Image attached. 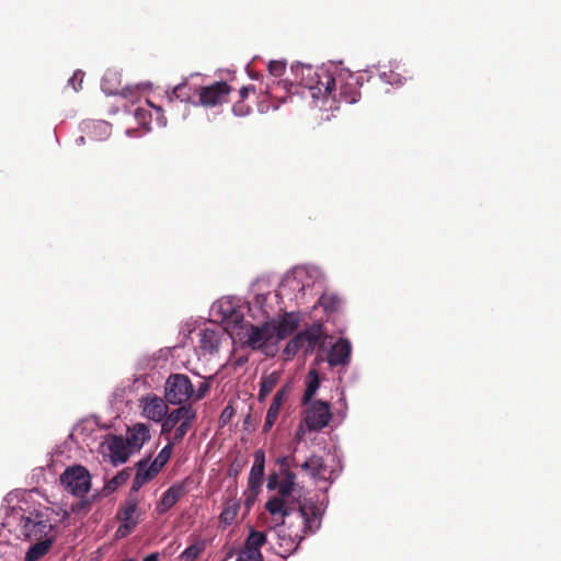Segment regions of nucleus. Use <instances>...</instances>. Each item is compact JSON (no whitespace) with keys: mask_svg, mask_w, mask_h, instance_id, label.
<instances>
[{"mask_svg":"<svg viewBox=\"0 0 561 561\" xmlns=\"http://www.w3.org/2000/svg\"><path fill=\"white\" fill-rule=\"evenodd\" d=\"M279 476V490L265 503V510L271 515V528L285 526L286 518L297 512L302 520V528L300 534H295V538L300 542L307 534H314L320 529L323 512L312 500L294 496L296 485L294 472Z\"/></svg>","mask_w":561,"mask_h":561,"instance_id":"obj_1","label":"nucleus"},{"mask_svg":"<svg viewBox=\"0 0 561 561\" xmlns=\"http://www.w3.org/2000/svg\"><path fill=\"white\" fill-rule=\"evenodd\" d=\"M293 71L296 80H299V85L307 89L313 100H322L324 104L329 102V96L335 87V78L328 70L298 65L293 68Z\"/></svg>","mask_w":561,"mask_h":561,"instance_id":"obj_2","label":"nucleus"},{"mask_svg":"<svg viewBox=\"0 0 561 561\" xmlns=\"http://www.w3.org/2000/svg\"><path fill=\"white\" fill-rule=\"evenodd\" d=\"M237 335L242 345L254 351L260 350L275 336L274 322L267 321L261 325L249 322L241 324Z\"/></svg>","mask_w":561,"mask_h":561,"instance_id":"obj_3","label":"nucleus"},{"mask_svg":"<svg viewBox=\"0 0 561 561\" xmlns=\"http://www.w3.org/2000/svg\"><path fill=\"white\" fill-rule=\"evenodd\" d=\"M195 390L191 379L184 374H171L164 385L165 402L185 405L194 397Z\"/></svg>","mask_w":561,"mask_h":561,"instance_id":"obj_4","label":"nucleus"},{"mask_svg":"<svg viewBox=\"0 0 561 561\" xmlns=\"http://www.w3.org/2000/svg\"><path fill=\"white\" fill-rule=\"evenodd\" d=\"M359 87L358 77L352 73H341L335 78V87L329 101L331 100L332 104H354L360 99Z\"/></svg>","mask_w":561,"mask_h":561,"instance_id":"obj_5","label":"nucleus"},{"mask_svg":"<svg viewBox=\"0 0 561 561\" xmlns=\"http://www.w3.org/2000/svg\"><path fill=\"white\" fill-rule=\"evenodd\" d=\"M60 481L68 492L78 497H83L91 489L90 472L80 465L68 467Z\"/></svg>","mask_w":561,"mask_h":561,"instance_id":"obj_6","label":"nucleus"},{"mask_svg":"<svg viewBox=\"0 0 561 561\" xmlns=\"http://www.w3.org/2000/svg\"><path fill=\"white\" fill-rule=\"evenodd\" d=\"M51 529L50 520L43 512L34 511L21 518V533L28 540L46 539Z\"/></svg>","mask_w":561,"mask_h":561,"instance_id":"obj_7","label":"nucleus"},{"mask_svg":"<svg viewBox=\"0 0 561 561\" xmlns=\"http://www.w3.org/2000/svg\"><path fill=\"white\" fill-rule=\"evenodd\" d=\"M307 405L304 423L309 431H320L330 423L332 419L330 403L316 400Z\"/></svg>","mask_w":561,"mask_h":561,"instance_id":"obj_8","label":"nucleus"},{"mask_svg":"<svg viewBox=\"0 0 561 561\" xmlns=\"http://www.w3.org/2000/svg\"><path fill=\"white\" fill-rule=\"evenodd\" d=\"M232 91L231 87L225 81H217L199 89V103L211 107L228 101Z\"/></svg>","mask_w":561,"mask_h":561,"instance_id":"obj_9","label":"nucleus"},{"mask_svg":"<svg viewBox=\"0 0 561 561\" xmlns=\"http://www.w3.org/2000/svg\"><path fill=\"white\" fill-rule=\"evenodd\" d=\"M191 483L190 478H185L180 482L173 483L161 496L157 505V512L163 514L172 508L175 503L182 499L187 492V486Z\"/></svg>","mask_w":561,"mask_h":561,"instance_id":"obj_10","label":"nucleus"},{"mask_svg":"<svg viewBox=\"0 0 561 561\" xmlns=\"http://www.w3.org/2000/svg\"><path fill=\"white\" fill-rule=\"evenodd\" d=\"M140 407L144 416L154 422H161L168 412L167 403L157 394L144 396L140 399Z\"/></svg>","mask_w":561,"mask_h":561,"instance_id":"obj_11","label":"nucleus"},{"mask_svg":"<svg viewBox=\"0 0 561 561\" xmlns=\"http://www.w3.org/2000/svg\"><path fill=\"white\" fill-rule=\"evenodd\" d=\"M196 413L191 405H180V408L168 413L163 417L161 433L163 435L170 434L179 423L183 420H195Z\"/></svg>","mask_w":561,"mask_h":561,"instance_id":"obj_12","label":"nucleus"},{"mask_svg":"<svg viewBox=\"0 0 561 561\" xmlns=\"http://www.w3.org/2000/svg\"><path fill=\"white\" fill-rule=\"evenodd\" d=\"M289 387L286 385L282 387L274 396L272 403L267 410L266 417L263 425V432L267 433L271 431L276 420L278 419L280 409L288 398Z\"/></svg>","mask_w":561,"mask_h":561,"instance_id":"obj_13","label":"nucleus"},{"mask_svg":"<svg viewBox=\"0 0 561 561\" xmlns=\"http://www.w3.org/2000/svg\"><path fill=\"white\" fill-rule=\"evenodd\" d=\"M352 345L348 340L340 339L328 353V363L331 367L347 365L351 358Z\"/></svg>","mask_w":561,"mask_h":561,"instance_id":"obj_14","label":"nucleus"},{"mask_svg":"<svg viewBox=\"0 0 561 561\" xmlns=\"http://www.w3.org/2000/svg\"><path fill=\"white\" fill-rule=\"evenodd\" d=\"M265 469V455L264 451L259 449L254 453V462L250 470L248 485L249 489L256 494L264 480Z\"/></svg>","mask_w":561,"mask_h":561,"instance_id":"obj_15","label":"nucleus"},{"mask_svg":"<svg viewBox=\"0 0 561 561\" xmlns=\"http://www.w3.org/2000/svg\"><path fill=\"white\" fill-rule=\"evenodd\" d=\"M107 450L111 462L116 466L126 462L133 449L122 436H113L107 444Z\"/></svg>","mask_w":561,"mask_h":561,"instance_id":"obj_16","label":"nucleus"},{"mask_svg":"<svg viewBox=\"0 0 561 561\" xmlns=\"http://www.w3.org/2000/svg\"><path fill=\"white\" fill-rule=\"evenodd\" d=\"M150 439V432L146 424L137 423L127 430L126 442L130 449L139 450Z\"/></svg>","mask_w":561,"mask_h":561,"instance_id":"obj_17","label":"nucleus"},{"mask_svg":"<svg viewBox=\"0 0 561 561\" xmlns=\"http://www.w3.org/2000/svg\"><path fill=\"white\" fill-rule=\"evenodd\" d=\"M302 336L304 353L310 354L314 351L316 346L323 340L324 332L322 324H313L312 327L299 332Z\"/></svg>","mask_w":561,"mask_h":561,"instance_id":"obj_18","label":"nucleus"},{"mask_svg":"<svg viewBox=\"0 0 561 561\" xmlns=\"http://www.w3.org/2000/svg\"><path fill=\"white\" fill-rule=\"evenodd\" d=\"M298 324V318L294 313L286 312L277 323L274 322L276 337L286 339L297 330Z\"/></svg>","mask_w":561,"mask_h":561,"instance_id":"obj_19","label":"nucleus"},{"mask_svg":"<svg viewBox=\"0 0 561 561\" xmlns=\"http://www.w3.org/2000/svg\"><path fill=\"white\" fill-rule=\"evenodd\" d=\"M138 507V499L135 495V493H129L128 497L125 500V502L122 504V506L118 508L116 518L121 522H138V518L136 516Z\"/></svg>","mask_w":561,"mask_h":561,"instance_id":"obj_20","label":"nucleus"},{"mask_svg":"<svg viewBox=\"0 0 561 561\" xmlns=\"http://www.w3.org/2000/svg\"><path fill=\"white\" fill-rule=\"evenodd\" d=\"M220 332L213 329L202 330L199 333V347L203 352L213 354L218 351Z\"/></svg>","mask_w":561,"mask_h":561,"instance_id":"obj_21","label":"nucleus"},{"mask_svg":"<svg viewBox=\"0 0 561 561\" xmlns=\"http://www.w3.org/2000/svg\"><path fill=\"white\" fill-rule=\"evenodd\" d=\"M147 104L153 108L154 111V115H156V121L158 123V125H164L165 122L163 121V115H162V108L159 107V106H154L151 104L150 101L147 100ZM152 116H153V113L152 112H148L146 108L144 107H137L135 110V118L137 119V122L144 126V127H147L148 129H150L149 125L151 123V119H152Z\"/></svg>","mask_w":561,"mask_h":561,"instance_id":"obj_22","label":"nucleus"},{"mask_svg":"<svg viewBox=\"0 0 561 561\" xmlns=\"http://www.w3.org/2000/svg\"><path fill=\"white\" fill-rule=\"evenodd\" d=\"M154 478L153 473L148 469V462L145 460L139 461L137 465V472L130 488L131 493L138 492L142 485Z\"/></svg>","mask_w":561,"mask_h":561,"instance_id":"obj_23","label":"nucleus"},{"mask_svg":"<svg viewBox=\"0 0 561 561\" xmlns=\"http://www.w3.org/2000/svg\"><path fill=\"white\" fill-rule=\"evenodd\" d=\"M37 542L32 545L26 554H25V561H38L41 558H43L50 549L54 538L49 537L46 539L36 540Z\"/></svg>","mask_w":561,"mask_h":561,"instance_id":"obj_24","label":"nucleus"},{"mask_svg":"<svg viewBox=\"0 0 561 561\" xmlns=\"http://www.w3.org/2000/svg\"><path fill=\"white\" fill-rule=\"evenodd\" d=\"M319 387H320L319 375L316 369H311L307 375L306 390L302 396L301 403L305 405L310 403L313 396L316 394L317 390L319 389Z\"/></svg>","mask_w":561,"mask_h":561,"instance_id":"obj_25","label":"nucleus"},{"mask_svg":"<svg viewBox=\"0 0 561 561\" xmlns=\"http://www.w3.org/2000/svg\"><path fill=\"white\" fill-rule=\"evenodd\" d=\"M301 469L306 470L312 478L323 477L325 471V463L322 457L311 456L302 465Z\"/></svg>","mask_w":561,"mask_h":561,"instance_id":"obj_26","label":"nucleus"},{"mask_svg":"<svg viewBox=\"0 0 561 561\" xmlns=\"http://www.w3.org/2000/svg\"><path fill=\"white\" fill-rule=\"evenodd\" d=\"M206 549L205 540L194 539L193 542L180 554L181 561H196Z\"/></svg>","mask_w":561,"mask_h":561,"instance_id":"obj_27","label":"nucleus"},{"mask_svg":"<svg viewBox=\"0 0 561 561\" xmlns=\"http://www.w3.org/2000/svg\"><path fill=\"white\" fill-rule=\"evenodd\" d=\"M342 299L333 293H323L318 300V305L323 308L325 312H335L341 307Z\"/></svg>","mask_w":561,"mask_h":561,"instance_id":"obj_28","label":"nucleus"},{"mask_svg":"<svg viewBox=\"0 0 561 561\" xmlns=\"http://www.w3.org/2000/svg\"><path fill=\"white\" fill-rule=\"evenodd\" d=\"M277 382L278 376L276 374H271L270 376L263 377L260 382L257 400L263 402L266 397L274 390Z\"/></svg>","mask_w":561,"mask_h":561,"instance_id":"obj_29","label":"nucleus"},{"mask_svg":"<svg viewBox=\"0 0 561 561\" xmlns=\"http://www.w3.org/2000/svg\"><path fill=\"white\" fill-rule=\"evenodd\" d=\"M266 542V535L263 531L252 529L245 539L244 548L261 552V547Z\"/></svg>","mask_w":561,"mask_h":561,"instance_id":"obj_30","label":"nucleus"},{"mask_svg":"<svg viewBox=\"0 0 561 561\" xmlns=\"http://www.w3.org/2000/svg\"><path fill=\"white\" fill-rule=\"evenodd\" d=\"M239 507L236 501L228 503L219 516L220 523L226 526L231 525L238 515Z\"/></svg>","mask_w":561,"mask_h":561,"instance_id":"obj_31","label":"nucleus"},{"mask_svg":"<svg viewBox=\"0 0 561 561\" xmlns=\"http://www.w3.org/2000/svg\"><path fill=\"white\" fill-rule=\"evenodd\" d=\"M302 336L297 333L286 345L283 351L285 359H291L299 351L304 352Z\"/></svg>","mask_w":561,"mask_h":561,"instance_id":"obj_32","label":"nucleus"},{"mask_svg":"<svg viewBox=\"0 0 561 561\" xmlns=\"http://www.w3.org/2000/svg\"><path fill=\"white\" fill-rule=\"evenodd\" d=\"M191 99V88L188 87V83L186 81L178 84L171 95H169V100H179L181 102L190 101Z\"/></svg>","mask_w":561,"mask_h":561,"instance_id":"obj_33","label":"nucleus"},{"mask_svg":"<svg viewBox=\"0 0 561 561\" xmlns=\"http://www.w3.org/2000/svg\"><path fill=\"white\" fill-rule=\"evenodd\" d=\"M129 478V472L125 469L118 472L105 484L107 492H114L119 485L124 484Z\"/></svg>","mask_w":561,"mask_h":561,"instance_id":"obj_34","label":"nucleus"},{"mask_svg":"<svg viewBox=\"0 0 561 561\" xmlns=\"http://www.w3.org/2000/svg\"><path fill=\"white\" fill-rule=\"evenodd\" d=\"M193 421L194 420H183L179 426H175L174 434H173L174 442H180L184 438V436L187 434V432L192 427Z\"/></svg>","mask_w":561,"mask_h":561,"instance_id":"obj_35","label":"nucleus"},{"mask_svg":"<svg viewBox=\"0 0 561 561\" xmlns=\"http://www.w3.org/2000/svg\"><path fill=\"white\" fill-rule=\"evenodd\" d=\"M237 561H263V556L262 552L243 548L238 554Z\"/></svg>","mask_w":561,"mask_h":561,"instance_id":"obj_36","label":"nucleus"},{"mask_svg":"<svg viewBox=\"0 0 561 561\" xmlns=\"http://www.w3.org/2000/svg\"><path fill=\"white\" fill-rule=\"evenodd\" d=\"M138 522H133V523H128V522H122V525L118 526L117 530H116V538H124L126 536H128L133 530L134 528L137 526Z\"/></svg>","mask_w":561,"mask_h":561,"instance_id":"obj_37","label":"nucleus"},{"mask_svg":"<svg viewBox=\"0 0 561 561\" xmlns=\"http://www.w3.org/2000/svg\"><path fill=\"white\" fill-rule=\"evenodd\" d=\"M268 71L274 77H280L285 72L286 64L279 60H272L270 61Z\"/></svg>","mask_w":561,"mask_h":561,"instance_id":"obj_38","label":"nucleus"},{"mask_svg":"<svg viewBox=\"0 0 561 561\" xmlns=\"http://www.w3.org/2000/svg\"><path fill=\"white\" fill-rule=\"evenodd\" d=\"M84 78V72L81 70H77L73 72L72 77L68 80L69 85L73 88L75 91H79L82 88V82Z\"/></svg>","mask_w":561,"mask_h":561,"instance_id":"obj_39","label":"nucleus"},{"mask_svg":"<svg viewBox=\"0 0 561 561\" xmlns=\"http://www.w3.org/2000/svg\"><path fill=\"white\" fill-rule=\"evenodd\" d=\"M172 450H173V443L172 442H169L161 450L160 453L158 454V456L156 457L159 462H162V463H167L169 461V459L171 458V455H172Z\"/></svg>","mask_w":561,"mask_h":561,"instance_id":"obj_40","label":"nucleus"},{"mask_svg":"<svg viewBox=\"0 0 561 561\" xmlns=\"http://www.w3.org/2000/svg\"><path fill=\"white\" fill-rule=\"evenodd\" d=\"M250 106L244 104V101L239 100L234 105L232 106V111L237 116H245L250 113Z\"/></svg>","mask_w":561,"mask_h":561,"instance_id":"obj_41","label":"nucleus"},{"mask_svg":"<svg viewBox=\"0 0 561 561\" xmlns=\"http://www.w3.org/2000/svg\"><path fill=\"white\" fill-rule=\"evenodd\" d=\"M279 481H280V476L276 472H273L268 476V479H267V489L270 491H273V490H279Z\"/></svg>","mask_w":561,"mask_h":561,"instance_id":"obj_42","label":"nucleus"},{"mask_svg":"<svg viewBox=\"0 0 561 561\" xmlns=\"http://www.w3.org/2000/svg\"><path fill=\"white\" fill-rule=\"evenodd\" d=\"M277 465L279 466V474L293 472L289 469V459L287 457H282L277 459Z\"/></svg>","mask_w":561,"mask_h":561,"instance_id":"obj_43","label":"nucleus"},{"mask_svg":"<svg viewBox=\"0 0 561 561\" xmlns=\"http://www.w3.org/2000/svg\"><path fill=\"white\" fill-rule=\"evenodd\" d=\"M209 390V385L206 382L201 383L197 391L194 393V399L199 400L202 399Z\"/></svg>","mask_w":561,"mask_h":561,"instance_id":"obj_44","label":"nucleus"},{"mask_svg":"<svg viewBox=\"0 0 561 561\" xmlns=\"http://www.w3.org/2000/svg\"><path fill=\"white\" fill-rule=\"evenodd\" d=\"M165 463L159 462L157 458L148 466V469L153 473L154 477L161 471Z\"/></svg>","mask_w":561,"mask_h":561,"instance_id":"obj_45","label":"nucleus"},{"mask_svg":"<svg viewBox=\"0 0 561 561\" xmlns=\"http://www.w3.org/2000/svg\"><path fill=\"white\" fill-rule=\"evenodd\" d=\"M165 463L159 462L157 458L148 466V469L153 473L154 477L161 471Z\"/></svg>","mask_w":561,"mask_h":561,"instance_id":"obj_46","label":"nucleus"},{"mask_svg":"<svg viewBox=\"0 0 561 561\" xmlns=\"http://www.w3.org/2000/svg\"><path fill=\"white\" fill-rule=\"evenodd\" d=\"M250 92H255V88L253 85L242 87L239 91L240 100L244 101Z\"/></svg>","mask_w":561,"mask_h":561,"instance_id":"obj_47","label":"nucleus"},{"mask_svg":"<svg viewBox=\"0 0 561 561\" xmlns=\"http://www.w3.org/2000/svg\"><path fill=\"white\" fill-rule=\"evenodd\" d=\"M232 414H233V410L230 407L225 408V410L222 411V413L220 415V422L225 424L226 422H228L230 420Z\"/></svg>","mask_w":561,"mask_h":561,"instance_id":"obj_48","label":"nucleus"},{"mask_svg":"<svg viewBox=\"0 0 561 561\" xmlns=\"http://www.w3.org/2000/svg\"><path fill=\"white\" fill-rule=\"evenodd\" d=\"M305 434H306V430H305V426L302 424H300L298 426V428L296 430V433H295V439L297 442H301L305 437Z\"/></svg>","mask_w":561,"mask_h":561,"instance_id":"obj_49","label":"nucleus"},{"mask_svg":"<svg viewBox=\"0 0 561 561\" xmlns=\"http://www.w3.org/2000/svg\"><path fill=\"white\" fill-rule=\"evenodd\" d=\"M142 561H159V554L151 553V554L147 556Z\"/></svg>","mask_w":561,"mask_h":561,"instance_id":"obj_50","label":"nucleus"},{"mask_svg":"<svg viewBox=\"0 0 561 561\" xmlns=\"http://www.w3.org/2000/svg\"><path fill=\"white\" fill-rule=\"evenodd\" d=\"M85 504H88V502H85V501H80V502L78 503V506L83 507Z\"/></svg>","mask_w":561,"mask_h":561,"instance_id":"obj_51","label":"nucleus"},{"mask_svg":"<svg viewBox=\"0 0 561 561\" xmlns=\"http://www.w3.org/2000/svg\"><path fill=\"white\" fill-rule=\"evenodd\" d=\"M333 108H339V105H336V106H333L332 104L329 105V110H333Z\"/></svg>","mask_w":561,"mask_h":561,"instance_id":"obj_52","label":"nucleus"},{"mask_svg":"<svg viewBox=\"0 0 561 561\" xmlns=\"http://www.w3.org/2000/svg\"><path fill=\"white\" fill-rule=\"evenodd\" d=\"M123 561H136L135 559H125Z\"/></svg>","mask_w":561,"mask_h":561,"instance_id":"obj_53","label":"nucleus"}]
</instances>
